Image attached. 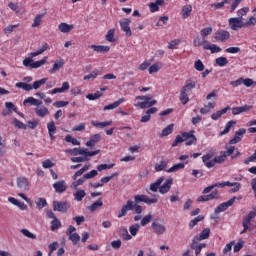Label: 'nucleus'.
<instances>
[{"instance_id":"1","label":"nucleus","mask_w":256,"mask_h":256,"mask_svg":"<svg viewBox=\"0 0 256 256\" xmlns=\"http://www.w3.org/2000/svg\"><path fill=\"white\" fill-rule=\"evenodd\" d=\"M159 200L157 198H149L147 195H135L134 201L128 200L125 205L122 206L118 218L125 217L127 215V211H135L137 215H141L143 213V207L139 205V203H146V205H153L158 203Z\"/></svg>"},{"instance_id":"2","label":"nucleus","mask_w":256,"mask_h":256,"mask_svg":"<svg viewBox=\"0 0 256 256\" xmlns=\"http://www.w3.org/2000/svg\"><path fill=\"white\" fill-rule=\"evenodd\" d=\"M193 133H195V131L184 132L177 135L172 143V147H177L179 143H183L184 141L187 146L194 145V143H197V137H195Z\"/></svg>"},{"instance_id":"3","label":"nucleus","mask_w":256,"mask_h":256,"mask_svg":"<svg viewBox=\"0 0 256 256\" xmlns=\"http://www.w3.org/2000/svg\"><path fill=\"white\" fill-rule=\"evenodd\" d=\"M230 38H231V34L227 30L220 29V30H217L214 34V39H216V41H220L221 43H225V41H229Z\"/></svg>"},{"instance_id":"4","label":"nucleus","mask_w":256,"mask_h":256,"mask_svg":"<svg viewBox=\"0 0 256 256\" xmlns=\"http://www.w3.org/2000/svg\"><path fill=\"white\" fill-rule=\"evenodd\" d=\"M229 25L232 31H237V29H243L245 27V22L241 18H230Z\"/></svg>"},{"instance_id":"5","label":"nucleus","mask_w":256,"mask_h":256,"mask_svg":"<svg viewBox=\"0 0 256 256\" xmlns=\"http://www.w3.org/2000/svg\"><path fill=\"white\" fill-rule=\"evenodd\" d=\"M129 25H131V19L129 18H124L120 21V27L122 31L126 33V37H131V35H133V33L131 32V27Z\"/></svg>"},{"instance_id":"6","label":"nucleus","mask_w":256,"mask_h":256,"mask_svg":"<svg viewBox=\"0 0 256 256\" xmlns=\"http://www.w3.org/2000/svg\"><path fill=\"white\" fill-rule=\"evenodd\" d=\"M153 96L148 95L146 96V101L145 102H138L135 104V107H140V109H147L149 107H153V105H157V100H152Z\"/></svg>"},{"instance_id":"7","label":"nucleus","mask_w":256,"mask_h":256,"mask_svg":"<svg viewBox=\"0 0 256 256\" xmlns=\"http://www.w3.org/2000/svg\"><path fill=\"white\" fill-rule=\"evenodd\" d=\"M236 199L237 197L234 196L227 202L220 204L218 207L215 208L214 213H223V211H227V209H229V207H231L233 203H235Z\"/></svg>"},{"instance_id":"8","label":"nucleus","mask_w":256,"mask_h":256,"mask_svg":"<svg viewBox=\"0 0 256 256\" xmlns=\"http://www.w3.org/2000/svg\"><path fill=\"white\" fill-rule=\"evenodd\" d=\"M151 227L156 235H163L167 231L165 224H161L157 221L152 222Z\"/></svg>"},{"instance_id":"9","label":"nucleus","mask_w":256,"mask_h":256,"mask_svg":"<svg viewBox=\"0 0 256 256\" xmlns=\"http://www.w3.org/2000/svg\"><path fill=\"white\" fill-rule=\"evenodd\" d=\"M54 211H59L60 213H67V210L71 205L68 204V202H59L54 201L53 202Z\"/></svg>"},{"instance_id":"10","label":"nucleus","mask_w":256,"mask_h":256,"mask_svg":"<svg viewBox=\"0 0 256 256\" xmlns=\"http://www.w3.org/2000/svg\"><path fill=\"white\" fill-rule=\"evenodd\" d=\"M247 133V130L245 128H240L238 131H236L233 139L229 141L230 145H235L237 143H240L241 139H243V135Z\"/></svg>"},{"instance_id":"11","label":"nucleus","mask_w":256,"mask_h":256,"mask_svg":"<svg viewBox=\"0 0 256 256\" xmlns=\"http://www.w3.org/2000/svg\"><path fill=\"white\" fill-rule=\"evenodd\" d=\"M203 49L206 51H211V53H221V47L217 44H209V41L203 40Z\"/></svg>"},{"instance_id":"12","label":"nucleus","mask_w":256,"mask_h":256,"mask_svg":"<svg viewBox=\"0 0 256 256\" xmlns=\"http://www.w3.org/2000/svg\"><path fill=\"white\" fill-rule=\"evenodd\" d=\"M173 185V178H167L162 186L159 188V193L165 195V193H169L171 190V186Z\"/></svg>"},{"instance_id":"13","label":"nucleus","mask_w":256,"mask_h":256,"mask_svg":"<svg viewBox=\"0 0 256 256\" xmlns=\"http://www.w3.org/2000/svg\"><path fill=\"white\" fill-rule=\"evenodd\" d=\"M53 188L56 193H65V191H67V183H65V180H60L53 184Z\"/></svg>"},{"instance_id":"14","label":"nucleus","mask_w":256,"mask_h":256,"mask_svg":"<svg viewBox=\"0 0 256 256\" xmlns=\"http://www.w3.org/2000/svg\"><path fill=\"white\" fill-rule=\"evenodd\" d=\"M251 109H253V106L249 105L234 107L232 108V115H241V113H246V111H251Z\"/></svg>"},{"instance_id":"15","label":"nucleus","mask_w":256,"mask_h":256,"mask_svg":"<svg viewBox=\"0 0 256 256\" xmlns=\"http://www.w3.org/2000/svg\"><path fill=\"white\" fill-rule=\"evenodd\" d=\"M17 187H19L21 191H27V189H29V181L27 180V178H17Z\"/></svg>"},{"instance_id":"16","label":"nucleus","mask_w":256,"mask_h":256,"mask_svg":"<svg viewBox=\"0 0 256 256\" xmlns=\"http://www.w3.org/2000/svg\"><path fill=\"white\" fill-rule=\"evenodd\" d=\"M47 129L49 133V137L51 141L55 140V133H57V126H55V122L51 121L47 124Z\"/></svg>"},{"instance_id":"17","label":"nucleus","mask_w":256,"mask_h":256,"mask_svg":"<svg viewBox=\"0 0 256 256\" xmlns=\"http://www.w3.org/2000/svg\"><path fill=\"white\" fill-rule=\"evenodd\" d=\"M209 235H211V229L206 228L204 229L199 236H194V241H203L205 239H209Z\"/></svg>"},{"instance_id":"18","label":"nucleus","mask_w":256,"mask_h":256,"mask_svg":"<svg viewBox=\"0 0 256 256\" xmlns=\"http://www.w3.org/2000/svg\"><path fill=\"white\" fill-rule=\"evenodd\" d=\"M101 139V134H94L90 137V140L86 142V147H95L99 140Z\"/></svg>"},{"instance_id":"19","label":"nucleus","mask_w":256,"mask_h":256,"mask_svg":"<svg viewBox=\"0 0 256 256\" xmlns=\"http://www.w3.org/2000/svg\"><path fill=\"white\" fill-rule=\"evenodd\" d=\"M119 237H121L124 241H131V239H133V237L130 235L129 231L125 227L120 228Z\"/></svg>"},{"instance_id":"20","label":"nucleus","mask_w":256,"mask_h":256,"mask_svg":"<svg viewBox=\"0 0 256 256\" xmlns=\"http://www.w3.org/2000/svg\"><path fill=\"white\" fill-rule=\"evenodd\" d=\"M165 181V177H160L156 182L150 184V191H153V193H157L161 187V183Z\"/></svg>"},{"instance_id":"21","label":"nucleus","mask_w":256,"mask_h":256,"mask_svg":"<svg viewBox=\"0 0 256 256\" xmlns=\"http://www.w3.org/2000/svg\"><path fill=\"white\" fill-rule=\"evenodd\" d=\"M124 102H125V99L120 98L114 103L104 106L103 111H111V109H117V107H119V105H121V103H124Z\"/></svg>"},{"instance_id":"22","label":"nucleus","mask_w":256,"mask_h":256,"mask_svg":"<svg viewBox=\"0 0 256 256\" xmlns=\"http://www.w3.org/2000/svg\"><path fill=\"white\" fill-rule=\"evenodd\" d=\"M229 109H231V107L227 106L221 110H218L216 113L211 115V119H213V121H217V119H219L222 115H225Z\"/></svg>"},{"instance_id":"23","label":"nucleus","mask_w":256,"mask_h":256,"mask_svg":"<svg viewBox=\"0 0 256 256\" xmlns=\"http://www.w3.org/2000/svg\"><path fill=\"white\" fill-rule=\"evenodd\" d=\"M250 225H251V220H249L247 217H244L242 219L243 230L240 232V235L247 233V231H251V228L249 227Z\"/></svg>"},{"instance_id":"24","label":"nucleus","mask_w":256,"mask_h":256,"mask_svg":"<svg viewBox=\"0 0 256 256\" xmlns=\"http://www.w3.org/2000/svg\"><path fill=\"white\" fill-rule=\"evenodd\" d=\"M93 51H96V53H108V51L111 49L109 46H101V45H91L90 46Z\"/></svg>"},{"instance_id":"25","label":"nucleus","mask_w":256,"mask_h":256,"mask_svg":"<svg viewBox=\"0 0 256 256\" xmlns=\"http://www.w3.org/2000/svg\"><path fill=\"white\" fill-rule=\"evenodd\" d=\"M58 29L61 33H69L73 31V25H69L67 23H60Z\"/></svg>"},{"instance_id":"26","label":"nucleus","mask_w":256,"mask_h":256,"mask_svg":"<svg viewBox=\"0 0 256 256\" xmlns=\"http://www.w3.org/2000/svg\"><path fill=\"white\" fill-rule=\"evenodd\" d=\"M30 103V105H35L36 107H39V105H43V101L37 100L34 97H28L24 100L23 105H27Z\"/></svg>"},{"instance_id":"27","label":"nucleus","mask_w":256,"mask_h":256,"mask_svg":"<svg viewBox=\"0 0 256 256\" xmlns=\"http://www.w3.org/2000/svg\"><path fill=\"white\" fill-rule=\"evenodd\" d=\"M233 125H237V122L232 120L227 122L225 129L223 131L220 132V137H223V135H227V133H229V131H231Z\"/></svg>"},{"instance_id":"28","label":"nucleus","mask_w":256,"mask_h":256,"mask_svg":"<svg viewBox=\"0 0 256 256\" xmlns=\"http://www.w3.org/2000/svg\"><path fill=\"white\" fill-rule=\"evenodd\" d=\"M197 85V82L193 81V80H187L186 84L182 87V91H191L192 89H195Z\"/></svg>"},{"instance_id":"29","label":"nucleus","mask_w":256,"mask_h":256,"mask_svg":"<svg viewBox=\"0 0 256 256\" xmlns=\"http://www.w3.org/2000/svg\"><path fill=\"white\" fill-rule=\"evenodd\" d=\"M63 65H65V60L60 59L59 62L54 63L52 69L50 70V73H57V71H59V69H63Z\"/></svg>"},{"instance_id":"30","label":"nucleus","mask_w":256,"mask_h":256,"mask_svg":"<svg viewBox=\"0 0 256 256\" xmlns=\"http://www.w3.org/2000/svg\"><path fill=\"white\" fill-rule=\"evenodd\" d=\"M35 113L38 117H45L46 115H49V109H47V107H37Z\"/></svg>"},{"instance_id":"31","label":"nucleus","mask_w":256,"mask_h":256,"mask_svg":"<svg viewBox=\"0 0 256 256\" xmlns=\"http://www.w3.org/2000/svg\"><path fill=\"white\" fill-rule=\"evenodd\" d=\"M191 11H193V7L191 5L183 6V8H182L183 19H187L191 15Z\"/></svg>"},{"instance_id":"32","label":"nucleus","mask_w":256,"mask_h":256,"mask_svg":"<svg viewBox=\"0 0 256 256\" xmlns=\"http://www.w3.org/2000/svg\"><path fill=\"white\" fill-rule=\"evenodd\" d=\"M100 207H103V200L101 198L89 207V211H91V213H94V211H97V209H99Z\"/></svg>"},{"instance_id":"33","label":"nucleus","mask_w":256,"mask_h":256,"mask_svg":"<svg viewBox=\"0 0 256 256\" xmlns=\"http://www.w3.org/2000/svg\"><path fill=\"white\" fill-rule=\"evenodd\" d=\"M16 87H18V89H23L24 91H33V85L25 82L16 83Z\"/></svg>"},{"instance_id":"34","label":"nucleus","mask_w":256,"mask_h":256,"mask_svg":"<svg viewBox=\"0 0 256 256\" xmlns=\"http://www.w3.org/2000/svg\"><path fill=\"white\" fill-rule=\"evenodd\" d=\"M47 49H49V45L47 43H45L42 48H40L39 50H37L36 52H32L30 53V57H37L38 55H42V53H45V51H47Z\"/></svg>"},{"instance_id":"35","label":"nucleus","mask_w":256,"mask_h":256,"mask_svg":"<svg viewBox=\"0 0 256 256\" xmlns=\"http://www.w3.org/2000/svg\"><path fill=\"white\" fill-rule=\"evenodd\" d=\"M47 59H48V57L45 56L42 60L33 62L31 64V69H39V67H41V66L45 65V63H47Z\"/></svg>"},{"instance_id":"36","label":"nucleus","mask_w":256,"mask_h":256,"mask_svg":"<svg viewBox=\"0 0 256 256\" xmlns=\"http://www.w3.org/2000/svg\"><path fill=\"white\" fill-rule=\"evenodd\" d=\"M215 63L218 67H225L229 63V60H227V57L221 56L216 58Z\"/></svg>"},{"instance_id":"37","label":"nucleus","mask_w":256,"mask_h":256,"mask_svg":"<svg viewBox=\"0 0 256 256\" xmlns=\"http://www.w3.org/2000/svg\"><path fill=\"white\" fill-rule=\"evenodd\" d=\"M161 67H163V64L161 62H156L154 63L152 66H150L149 68V73L150 75L153 74V73H157Z\"/></svg>"},{"instance_id":"38","label":"nucleus","mask_w":256,"mask_h":256,"mask_svg":"<svg viewBox=\"0 0 256 256\" xmlns=\"http://www.w3.org/2000/svg\"><path fill=\"white\" fill-rule=\"evenodd\" d=\"M179 99H180L182 105H187V103L189 101V95L187 94V92L185 90L180 91Z\"/></svg>"},{"instance_id":"39","label":"nucleus","mask_w":256,"mask_h":256,"mask_svg":"<svg viewBox=\"0 0 256 256\" xmlns=\"http://www.w3.org/2000/svg\"><path fill=\"white\" fill-rule=\"evenodd\" d=\"M106 41H109V43H115V28H112L107 32Z\"/></svg>"},{"instance_id":"40","label":"nucleus","mask_w":256,"mask_h":256,"mask_svg":"<svg viewBox=\"0 0 256 256\" xmlns=\"http://www.w3.org/2000/svg\"><path fill=\"white\" fill-rule=\"evenodd\" d=\"M191 249H193L195 251V255H200L201 253V246H199V241H195L194 239L192 240V243H191Z\"/></svg>"},{"instance_id":"41","label":"nucleus","mask_w":256,"mask_h":256,"mask_svg":"<svg viewBox=\"0 0 256 256\" xmlns=\"http://www.w3.org/2000/svg\"><path fill=\"white\" fill-rule=\"evenodd\" d=\"M173 127V124H169L166 128L162 130L160 137H167V135H171V133H173Z\"/></svg>"},{"instance_id":"42","label":"nucleus","mask_w":256,"mask_h":256,"mask_svg":"<svg viewBox=\"0 0 256 256\" xmlns=\"http://www.w3.org/2000/svg\"><path fill=\"white\" fill-rule=\"evenodd\" d=\"M83 151H84L83 148H73V149L66 150V153H69V155L77 156V155H83Z\"/></svg>"},{"instance_id":"43","label":"nucleus","mask_w":256,"mask_h":256,"mask_svg":"<svg viewBox=\"0 0 256 256\" xmlns=\"http://www.w3.org/2000/svg\"><path fill=\"white\" fill-rule=\"evenodd\" d=\"M203 219H205V216L199 215L195 217L193 220H191L189 223L190 229H193V227H195V225H197V223H199L200 221H203Z\"/></svg>"},{"instance_id":"44","label":"nucleus","mask_w":256,"mask_h":256,"mask_svg":"<svg viewBox=\"0 0 256 256\" xmlns=\"http://www.w3.org/2000/svg\"><path fill=\"white\" fill-rule=\"evenodd\" d=\"M85 195H87V193H85V190H78L76 193H74V199L75 201H83Z\"/></svg>"},{"instance_id":"45","label":"nucleus","mask_w":256,"mask_h":256,"mask_svg":"<svg viewBox=\"0 0 256 256\" xmlns=\"http://www.w3.org/2000/svg\"><path fill=\"white\" fill-rule=\"evenodd\" d=\"M69 240L72 241L73 245H77L81 241V236L77 233L70 234Z\"/></svg>"},{"instance_id":"46","label":"nucleus","mask_w":256,"mask_h":256,"mask_svg":"<svg viewBox=\"0 0 256 256\" xmlns=\"http://www.w3.org/2000/svg\"><path fill=\"white\" fill-rule=\"evenodd\" d=\"M179 169H185V164L178 163L167 170V173H175L176 171H179Z\"/></svg>"},{"instance_id":"47","label":"nucleus","mask_w":256,"mask_h":256,"mask_svg":"<svg viewBox=\"0 0 256 256\" xmlns=\"http://www.w3.org/2000/svg\"><path fill=\"white\" fill-rule=\"evenodd\" d=\"M100 153H101V150H96L92 152H89V150H87L86 148H84L83 150V155L85 156L86 159L87 157H95V155H99Z\"/></svg>"},{"instance_id":"48","label":"nucleus","mask_w":256,"mask_h":256,"mask_svg":"<svg viewBox=\"0 0 256 256\" xmlns=\"http://www.w3.org/2000/svg\"><path fill=\"white\" fill-rule=\"evenodd\" d=\"M65 142L72 143V145H81V142H79V140H77V138H73V136H71V135H67L65 137Z\"/></svg>"},{"instance_id":"49","label":"nucleus","mask_w":256,"mask_h":256,"mask_svg":"<svg viewBox=\"0 0 256 256\" xmlns=\"http://www.w3.org/2000/svg\"><path fill=\"white\" fill-rule=\"evenodd\" d=\"M167 169V161L162 160L159 164L155 165V171L159 172V171H163Z\"/></svg>"},{"instance_id":"50","label":"nucleus","mask_w":256,"mask_h":256,"mask_svg":"<svg viewBox=\"0 0 256 256\" xmlns=\"http://www.w3.org/2000/svg\"><path fill=\"white\" fill-rule=\"evenodd\" d=\"M47 83V78H42L41 80H37L33 83L32 89H39L41 85H45Z\"/></svg>"},{"instance_id":"51","label":"nucleus","mask_w":256,"mask_h":256,"mask_svg":"<svg viewBox=\"0 0 256 256\" xmlns=\"http://www.w3.org/2000/svg\"><path fill=\"white\" fill-rule=\"evenodd\" d=\"M102 95L103 94L101 92L97 91L94 94H88L86 96V99H89V101H95V100L99 99L100 97H102Z\"/></svg>"},{"instance_id":"52","label":"nucleus","mask_w":256,"mask_h":256,"mask_svg":"<svg viewBox=\"0 0 256 256\" xmlns=\"http://www.w3.org/2000/svg\"><path fill=\"white\" fill-rule=\"evenodd\" d=\"M235 151V146H230L226 151L221 152V155L227 159V157H230V155H233Z\"/></svg>"},{"instance_id":"53","label":"nucleus","mask_w":256,"mask_h":256,"mask_svg":"<svg viewBox=\"0 0 256 256\" xmlns=\"http://www.w3.org/2000/svg\"><path fill=\"white\" fill-rule=\"evenodd\" d=\"M153 219V215L152 214H148L146 216H144L141 220V226L145 227V225L151 223V220Z\"/></svg>"},{"instance_id":"54","label":"nucleus","mask_w":256,"mask_h":256,"mask_svg":"<svg viewBox=\"0 0 256 256\" xmlns=\"http://www.w3.org/2000/svg\"><path fill=\"white\" fill-rule=\"evenodd\" d=\"M247 13H249V7L241 8L240 10L237 11L238 19L243 20V17H245Z\"/></svg>"},{"instance_id":"55","label":"nucleus","mask_w":256,"mask_h":256,"mask_svg":"<svg viewBox=\"0 0 256 256\" xmlns=\"http://www.w3.org/2000/svg\"><path fill=\"white\" fill-rule=\"evenodd\" d=\"M112 121L109 122H97L95 123V121H92V125L94 127H100L101 129H103L104 127H109V125H112Z\"/></svg>"},{"instance_id":"56","label":"nucleus","mask_w":256,"mask_h":256,"mask_svg":"<svg viewBox=\"0 0 256 256\" xmlns=\"http://www.w3.org/2000/svg\"><path fill=\"white\" fill-rule=\"evenodd\" d=\"M42 17H45V14H38L34 18V22L32 24V27H39L41 25V19Z\"/></svg>"},{"instance_id":"57","label":"nucleus","mask_w":256,"mask_h":256,"mask_svg":"<svg viewBox=\"0 0 256 256\" xmlns=\"http://www.w3.org/2000/svg\"><path fill=\"white\" fill-rule=\"evenodd\" d=\"M22 233V235H24L25 237H27L28 239H37V235L31 233L29 230L27 229H22L20 231Z\"/></svg>"},{"instance_id":"58","label":"nucleus","mask_w":256,"mask_h":256,"mask_svg":"<svg viewBox=\"0 0 256 256\" xmlns=\"http://www.w3.org/2000/svg\"><path fill=\"white\" fill-rule=\"evenodd\" d=\"M59 227H61V221H59V219L55 218L51 222V231H57V229H59Z\"/></svg>"},{"instance_id":"59","label":"nucleus","mask_w":256,"mask_h":256,"mask_svg":"<svg viewBox=\"0 0 256 256\" xmlns=\"http://www.w3.org/2000/svg\"><path fill=\"white\" fill-rule=\"evenodd\" d=\"M213 33V27H207L200 31V35L202 37H208V35H211Z\"/></svg>"},{"instance_id":"60","label":"nucleus","mask_w":256,"mask_h":256,"mask_svg":"<svg viewBox=\"0 0 256 256\" xmlns=\"http://www.w3.org/2000/svg\"><path fill=\"white\" fill-rule=\"evenodd\" d=\"M194 68L196 69V71H205V65L203 64V62L201 60H197L194 63Z\"/></svg>"},{"instance_id":"61","label":"nucleus","mask_w":256,"mask_h":256,"mask_svg":"<svg viewBox=\"0 0 256 256\" xmlns=\"http://www.w3.org/2000/svg\"><path fill=\"white\" fill-rule=\"evenodd\" d=\"M140 227L141 226L139 224H134V225L130 226L129 231L133 237H135V235H137Z\"/></svg>"},{"instance_id":"62","label":"nucleus","mask_w":256,"mask_h":256,"mask_svg":"<svg viewBox=\"0 0 256 256\" xmlns=\"http://www.w3.org/2000/svg\"><path fill=\"white\" fill-rule=\"evenodd\" d=\"M115 167V164H100L97 167L98 171H105L106 169H113Z\"/></svg>"},{"instance_id":"63","label":"nucleus","mask_w":256,"mask_h":256,"mask_svg":"<svg viewBox=\"0 0 256 256\" xmlns=\"http://www.w3.org/2000/svg\"><path fill=\"white\" fill-rule=\"evenodd\" d=\"M36 205L37 207H39L40 209L45 208V206L47 205V200L45 198H38L36 200Z\"/></svg>"},{"instance_id":"64","label":"nucleus","mask_w":256,"mask_h":256,"mask_svg":"<svg viewBox=\"0 0 256 256\" xmlns=\"http://www.w3.org/2000/svg\"><path fill=\"white\" fill-rule=\"evenodd\" d=\"M14 125L17 127V129H27V125H25L23 122L19 121L17 118H14Z\"/></svg>"}]
</instances>
